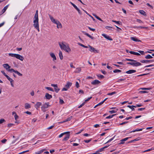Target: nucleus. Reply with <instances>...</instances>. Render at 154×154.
<instances>
[{
	"label": "nucleus",
	"mask_w": 154,
	"mask_h": 154,
	"mask_svg": "<svg viewBox=\"0 0 154 154\" xmlns=\"http://www.w3.org/2000/svg\"><path fill=\"white\" fill-rule=\"evenodd\" d=\"M1 72L6 77V76L8 75H7L4 71H1Z\"/></svg>",
	"instance_id": "nucleus-52"
},
{
	"label": "nucleus",
	"mask_w": 154,
	"mask_h": 154,
	"mask_svg": "<svg viewBox=\"0 0 154 154\" xmlns=\"http://www.w3.org/2000/svg\"><path fill=\"white\" fill-rule=\"evenodd\" d=\"M136 70H130L126 72V73L128 74H130L132 73H135L136 72Z\"/></svg>",
	"instance_id": "nucleus-18"
},
{
	"label": "nucleus",
	"mask_w": 154,
	"mask_h": 154,
	"mask_svg": "<svg viewBox=\"0 0 154 154\" xmlns=\"http://www.w3.org/2000/svg\"><path fill=\"white\" fill-rule=\"evenodd\" d=\"M42 105V103H41L40 102H37L36 103V104L35 105V107L37 109H38V108H39L40 106H41Z\"/></svg>",
	"instance_id": "nucleus-12"
},
{
	"label": "nucleus",
	"mask_w": 154,
	"mask_h": 154,
	"mask_svg": "<svg viewBox=\"0 0 154 154\" xmlns=\"http://www.w3.org/2000/svg\"><path fill=\"white\" fill-rule=\"evenodd\" d=\"M93 15L95 17V18H96L98 20L101 21H103V20L99 17L97 16L95 14H93Z\"/></svg>",
	"instance_id": "nucleus-32"
},
{
	"label": "nucleus",
	"mask_w": 154,
	"mask_h": 154,
	"mask_svg": "<svg viewBox=\"0 0 154 154\" xmlns=\"http://www.w3.org/2000/svg\"><path fill=\"white\" fill-rule=\"evenodd\" d=\"M70 3L71 4V5L73 6V7L78 11L79 13L81 15L82 13L81 11L79 9V8L73 3H72L71 2H70Z\"/></svg>",
	"instance_id": "nucleus-9"
},
{
	"label": "nucleus",
	"mask_w": 154,
	"mask_h": 154,
	"mask_svg": "<svg viewBox=\"0 0 154 154\" xmlns=\"http://www.w3.org/2000/svg\"><path fill=\"white\" fill-rule=\"evenodd\" d=\"M116 115V114H113V115H110V116H108L106 117V119H111V118H112L113 116H115Z\"/></svg>",
	"instance_id": "nucleus-38"
},
{
	"label": "nucleus",
	"mask_w": 154,
	"mask_h": 154,
	"mask_svg": "<svg viewBox=\"0 0 154 154\" xmlns=\"http://www.w3.org/2000/svg\"><path fill=\"white\" fill-rule=\"evenodd\" d=\"M33 26L35 28L39 26L38 21H33Z\"/></svg>",
	"instance_id": "nucleus-23"
},
{
	"label": "nucleus",
	"mask_w": 154,
	"mask_h": 154,
	"mask_svg": "<svg viewBox=\"0 0 154 154\" xmlns=\"http://www.w3.org/2000/svg\"><path fill=\"white\" fill-rule=\"evenodd\" d=\"M91 139H91L88 140H84V141L86 143H88L90 142L91 140Z\"/></svg>",
	"instance_id": "nucleus-47"
},
{
	"label": "nucleus",
	"mask_w": 154,
	"mask_h": 154,
	"mask_svg": "<svg viewBox=\"0 0 154 154\" xmlns=\"http://www.w3.org/2000/svg\"><path fill=\"white\" fill-rule=\"evenodd\" d=\"M112 22L117 23L119 25H121L122 23V22L120 21H117L113 20H112Z\"/></svg>",
	"instance_id": "nucleus-36"
},
{
	"label": "nucleus",
	"mask_w": 154,
	"mask_h": 154,
	"mask_svg": "<svg viewBox=\"0 0 154 154\" xmlns=\"http://www.w3.org/2000/svg\"><path fill=\"white\" fill-rule=\"evenodd\" d=\"M5 121L4 119H1L0 120V124L2 123Z\"/></svg>",
	"instance_id": "nucleus-45"
},
{
	"label": "nucleus",
	"mask_w": 154,
	"mask_h": 154,
	"mask_svg": "<svg viewBox=\"0 0 154 154\" xmlns=\"http://www.w3.org/2000/svg\"><path fill=\"white\" fill-rule=\"evenodd\" d=\"M133 54L137 55V56H140V55L139 53H137V52H134Z\"/></svg>",
	"instance_id": "nucleus-59"
},
{
	"label": "nucleus",
	"mask_w": 154,
	"mask_h": 154,
	"mask_svg": "<svg viewBox=\"0 0 154 154\" xmlns=\"http://www.w3.org/2000/svg\"><path fill=\"white\" fill-rule=\"evenodd\" d=\"M125 61L132 62H127V64L128 65H130L134 66H137L142 65V64L140 63L137 62L136 60H134L126 58L125 60H122V61Z\"/></svg>",
	"instance_id": "nucleus-1"
},
{
	"label": "nucleus",
	"mask_w": 154,
	"mask_h": 154,
	"mask_svg": "<svg viewBox=\"0 0 154 154\" xmlns=\"http://www.w3.org/2000/svg\"><path fill=\"white\" fill-rule=\"evenodd\" d=\"M127 107L130 108L132 109V110H135L134 108V107L135 108V106H130V105H128L127 106Z\"/></svg>",
	"instance_id": "nucleus-31"
},
{
	"label": "nucleus",
	"mask_w": 154,
	"mask_h": 154,
	"mask_svg": "<svg viewBox=\"0 0 154 154\" xmlns=\"http://www.w3.org/2000/svg\"><path fill=\"white\" fill-rule=\"evenodd\" d=\"M92 98V97H89L87 99L85 100V102H86L88 101L89 100H90L91 98Z\"/></svg>",
	"instance_id": "nucleus-57"
},
{
	"label": "nucleus",
	"mask_w": 154,
	"mask_h": 154,
	"mask_svg": "<svg viewBox=\"0 0 154 154\" xmlns=\"http://www.w3.org/2000/svg\"><path fill=\"white\" fill-rule=\"evenodd\" d=\"M153 149H152V148H151V149H147V150H146L145 151H144L143 152H148V151H151V150H153Z\"/></svg>",
	"instance_id": "nucleus-54"
},
{
	"label": "nucleus",
	"mask_w": 154,
	"mask_h": 154,
	"mask_svg": "<svg viewBox=\"0 0 154 154\" xmlns=\"http://www.w3.org/2000/svg\"><path fill=\"white\" fill-rule=\"evenodd\" d=\"M50 54L51 57L53 58V61H54L56 60V57L54 53L52 52L50 53Z\"/></svg>",
	"instance_id": "nucleus-14"
},
{
	"label": "nucleus",
	"mask_w": 154,
	"mask_h": 154,
	"mask_svg": "<svg viewBox=\"0 0 154 154\" xmlns=\"http://www.w3.org/2000/svg\"><path fill=\"white\" fill-rule=\"evenodd\" d=\"M102 35L106 38L108 40L110 41L112 40V38H110L109 36H107V35L105 34H102Z\"/></svg>",
	"instance_id": "nucleus-15"
},
{
	"label": "nucleus",
	"mask_w": 154,
	"mask_h": 154,
	"mask_svg": "<svg viewBox=\"0 0 154 154\" xmlns=\"http://www.w3.org/2000/svg\"><path fill=\"white\" fill-rule=\"evenodd\" d=\"M51 85L54 87L55 91L56 92L58 93L60 90V89L58 87L57 84H51Z\"/></svg>",
	"instance_id": "nucleus-8"
},
{
	"label": "nucleus",
	"mask_w": 154,
	"mask_h": 154,
	"mask_svg": "<svg viewBox=\"0 0 154 154\" xmlns=\"http://www.w3.org/2000/svg\"><path fill=\"white\" fill-rule=\"evenodd\" d=\"M109 112L110 113L112 114V113L116 112V111L114 110H112L109 111Z\"/></svg>",
	"instance_id": "nucleus-50"
},
{
	"label": "nucleus",
	"mask_w": 154,
	"mask_h": 154,
	"mask_svg": "<svg viewBox=\"0 0 154 154\" xmlns=\"http://www.w3.org/2000/svg\"><path fill=\"white\" fill-rule=\"evenodd\" d=\"M14 125V124L12 123H9L8 125V127L10 128V127H12Z\"/></svg>",
	"instance_id": "nucleus-46"
},
{
	"label": "nucleus",
	"mask_w": 154,
	"mask_h": 154,
	"mask_svg": "<svg viewBox=\"0 0 154 154\" xmlns=\"http://www.w3.org/2000/svg\"><path fill=\"white\" fill-rule=\"evenodd\" d=\"M145 58L146 59H150L153 58L150 55L148 54L147 56L145 57Z\"/></svg>",
	"instance_id": "nucleus-34"
},
{
	"label": "nucleus",
	"mask_w": 154,
	"mask_h": 154,
	"mask_svg": "<svg viewBox=\"0 0 154 154\" xmlns=\"http://www.w3.org/2000/svg\"><path fill=\"white\" fill-rule=\"evenodd\" d=\"M14 117L16 120H17L19 118V116L17 115V114L15 115L14 116Z\"/></svg>",
	"instance_id": "nucleus-48"
},
{
	"label": "nucleus",
	"mask_w": 154,
	"mask_h": 154,
	"mask_svg": "<svg viewBox=\"0 0 154 154\" xmlns=\"http://www.w3.org/2000/svg\"><path fill=\"white\" fill-rule=\"evenodd\" d=\"M8 55L10 56L15 57L16 58L19 59V60L21 61H23L24 60V58L22 56L19 54L12 53H9L8 54Z\"/></svg>",
	"instance_id": "nucleus-4"
},
{
	"label": "nucleus",
	"mask_w": 154,
	"mask_h": 154,
	"mask_svg": "<svg viewBox=\"0 0 154 154\" xmlns=\"http://www.w3.org/2000/svg\"><path fill=\"white\" fill-rule=\"evenodd\" d=\"M60 103L61 104H63L64 103V102L63 100L61 99L60 100Z\"/></svg>",
	"instance_id": "nucleus-53"
},
{
	"label": "nucleus",
	"mask_w": 154,
	"mask_h": 154,
	"mask_svg": "<svg viewBox=\"0 0 154 154\" xmlns=\"http://www.w3.org/2000/svg\"><path fill=\"white\" fill-rule=\"evenodd\" d=\"M49 103H44L41 106V109L44 112L46 111L47 110L46 109L48 108L49 107L51 106L49 105Z\"/></svg>",
	"instance_id": "nucleus-5"
},
{
	"label": "nucleus",
	"mask_w": 154,
	"mask_h": 154,
	"mask_svg": "<svg viewBox=\"0 0 154 154\" xmlns=\"http://www.w3.org/2000/svg\"><path fill=\"white\" fill-rule=\"evenodd\" d=\"M116 94V92L115 91H114V92H111L110 93H108L107 94V95H112L114 94Z\"/></svg>",
	"instance_id": "nucleus-43"
},
{
	"label": "nucleus",
	"mask_w": 154,
	"mask_h": 154,
	"mask_svg": "<svg viewBox=\"0 0 154 154\" xmlns=\"http://www.w3.org/2000/svg\"><path fill=\"white\" fill-rule=\"evenodd\" d=\"M139 12L140 14H142L144 16H146V12L143 10H140L139 11Z\"/></svg>",
	"instance_id": "nucleus-28"
},
{
	"label": "nucleus",
	"mask_w": 154,
	"mask_h": 154,
	"mask_svg": "<svg viewBox=\"0 0 154 154\" xmlns=\"http://www.w3.org/2000/svg\"><path fill=\"white\" fill-rule=\"evenodd\" d=\"M8 71L10 72H15V73H16L18 75L20 76H22L23 75L22 74L20 73L17 70H15L14 69L12 68L11 69L9 70Z\"/></svg>",
	"instance_id": "nucleus-7"
},
{
	"label": "nucleus",
	"mask_w": 154,
	"mask_h": 154,
	"mask_svg": "<svg viewBox=\"0 0 154 154\" xmlns=\"http://www.w3.org/2000/svg\"><path fill=\"white\" fill-rule=\"evenodd\" d=\"M88 47L89 48V51L92 52H94V53H99V51L95 49V48L91 46L90 45H88Z\"/></svg>",
	"instance_id": "nucleus-6"
},
{
	"label": "nucleus",
	"mask_w": 154,
	"mask_h": 154,
	"mask_svg": "<svg viewBox=\"0 0 154 154\" xmlns=\"http://www.w3.org/2000/svg\"><path fill=\"white\" fill-rule=\"evenodd\" d=\"M33 19V21H38V16L35 15Z\"/></svg>",
	"instance_id": "nucleus-30"
},
{
	"label": "nucleus",
	"mask_w": 154,
	"mask_h": 154,
	"mask_svg": "<svg viewBox=\"0 0 154 154\" xmlns=\"http://www.w3.org/2000/svg\"><path fill=\"white\" fill-rule=\"evenodd\" d=\"M6 78L8 79L10 82L12 81H13V80L11 78L8 76H6Z\"/></svg>",
	"instance_id": "nucleus-44"
},
{
	"label": "nucleus",
	"mask_w": 154,
	"mask_h": 154,
	"mask_svg": "<svg viewBox=\"0 0 154 154\" xmlns=\"http://www.w3.org/2000/svg\"><path fill=\"white\" fill-rule=\"evenodd\" d=\"M131 137H129L125 138L124 139H122L121 140V142L119 143L120 144H123L124 143V141L128 140L129 138H131Z\"/></svg>",
	"instance_id": "nucleus-19"
},
{
	"label": "nucleus",
	"mask_w": 154,
	"mask_h": 154,
	"mask_svg": "<svg viewBox=\"0 0 154 154\" xmlns=\"http://www.w3.org/2000/svg\"><path fill=\"white\" fill-rule=\"evenodd\" d=\"M97 75L98 77H100L101 79H103L104 78V76L103 75L100 74H98Z\"/></svg>",
	"instance_id": "nucleus-42"
},
{
	"label": "nucleus",
	"mask_w": 154,
	"mask_h": 154,
	"mask_svg": "<svg viewBox=\"0 0 154 154\" xmlns=\"http://www.w3.org/2000/svg\"><path fill=\"white\" fill-rule=\"evenodd\" d=\"M128 122H123L119 124V125H123L124 124H126L127 123H128Z\"/></svg>",
	"instance_id": "nucleus-58"
},
{
	"label": "nucleus",
	"mask_w": 154,
	"mask_h": 154,
	"mask_svg": "<svg viewBox=\"0 0 154 154\" xmlns=\"http://www.w3.org/2000/svg\"><path fill=\"white\" fill-rule=\"evenodd\" d=\"M8 5L4 7V8L2 11V13L1 14H3L5 11H6V10H7L8 7Z\"/></svg>",
	"instance_id": "nucleus-26"
},
{
	"label": "nucleus",
	"mask_w": 154,
	"mask_h": 154,
	"mask_svg": "<svg viewBox=\"0 0 154 154\" xmlns=\"http://www.w3.org/2000/svg\"><path fill=\"white\" fill-rule=\"evenodd\" d=\"M88 28L90 30L93 31H94L95 30V29H94L90 27H88Z\"/></svg>",
	"instance_id": "nucleus-61"
},
{
	"label": "nucleus",
	"mask_w": 154,
	"mask_h": 154,
	"mask_svg": "<svg viewBox=\"0 0 154 154\" xmlns=\"http://www.w3.org/2000/svg\"><path fill=\"white\" fill-rule=\"evenodd\" d=\"M7 140L5 139L1 140V142L3 143H5L7 141Z\"/></svg>",
	"instance_id": "nucleus-63"
},
{
	"label": "nucleus",
	"mask_w": 154,
	"mask_h": 154,
	"mask_svg": "<svg viewBox=\"0 0 154 154\" xmlns=\"http://www.w3.org/2000/svg\"><path fill=\"white\" fill-rule=\"evenodd\" d=\"M75 86H76V87H77V88H79V83L77 82H76Z\"/></svg>",
	"instance_id": "nucleus-55"
},
{
	"label": "nucleus",
	"mask_w": 154,
	"mask_h": 154,
	"mask_svg": "<svg viewBox=\"0 0 154 154\" xmlns=\"http://www.w3.org/2000/svg\"><path fill=\"white\" fill-rule=\"evenodd\" d=\"M3 66L8 71V70L11 69V66H10L8 64H5L3 65Z\"/></svg>",
	"instance_id": "nucleus-11"
},
{
	"label": "nucleus",
	"mask_w": 154,
	"mask_h": 154,
	"mask_svg": "<svg viewBox=\"0 0 154 154\" xmlns=\"http://www.w3.org/2000/svg\"><path fill=\"white\" fill-rule=\"evenodd\" d=\"M66 136L63 139V141H66L68 140L70 137L69 134H66Z\"/></svg>",
	"instance_id": "nucleus-21"
},
{
	"label": "nucleus",
	"mask_w": 154,
	"mask_h": 154,
	"mask_svg": "<svg viewBox=\"0 0 154 154\" xmlns=\"http://www.w3.org/2000/svg\"><path fill=\"white\" fill-rule=\"evenodd\" d=\"M72 83L69 82H67L66 84L65 85V87L67 88H69L72 85Z\"/></svg>",
	"instance_id": "nucleus-20"
},
{
	"label": "nucleus",
	"mask_w": 154,
	"mask_h": 154,
	"mask_svg": "<svg viewBox=\"0 0 154 154\" xmlns=\"http://www.w3.org/2000/svg\"><path fill=\"white\" fill-rule=\"evenodd\" d=\"M45 97L46 99L48 100H50L52 97V96L51 95L49 94L48 93H46Z\"/></svg>",
	"instance_id": "nucleus-16"
},
{
	"label": "nucleus",
	"mask_w": 154,
	"mask_h": 154,
	"mask_svg": "<svg viewBox=\"0 0 154 154\" xmlns=\"http://www.w3.org/2000/svg\"><path fill=\"white\" fill-rule=\"evenodd\" d=\"M100 82L98 80H95L91 82V83L93 85H96L100 84Z\"/></svg>",
	"instance_id": "nucleus-13"
},
{
	"label": "nucleus",
	"mask_w": 154,
	"mask_h": 154,
	"mask_svg": "<svg viewBox=\"0 0 154 154\" xmlns=\"http://www.w3.org/2000/svg\"><path fill=\"white\" fill-rule=\"evenodd\" d=\"M138 52L140 53L142 55H144V52L143 51H138Z\"/></svg>",
	"instance_id": "nucleus-49"
},
{
	"label": "nucleus",
	"mask_w": 154,
	"mask_h": 154,
	"mask_svg": "<svg viewBox=\"0 0 154 154\" xmlns=\"http://www.w3.org/2000/svg\"><path fill=\"white\" fill-rule=\"evenodd\" d=\"M59 55L60 60H62L63 59V56L62 52L60 51L59 53Z\"/></svg>",
	"instance_id": "nucleus-25"
},
{
	"label": "nucleus",
	"mask_w": 154,
	"mask_h": 154,
	"mask_svg": "<svg viewBox=\"0 0 154 154\" xmlns=\"http://www.w3.org/2000/svg\"><path fill=\"white\" fill-rule=\"evenodd\" d=\"M122 72V71L120 70L116 69L113 70V72L114 73H117V72Z\"/></svg>",
	"instance_id": "nucleus-40"
},
{
	"label": "nucleus",
	"mask_w": 154,
	"mask_h": 154,
	"mask_svg": "<svg viewBox=\"0 0 154 154\" xmlns=\"http://www.w3.org/2000/svg\"><path fill=\"white\" fill-rule=\"evenodd\" d=\"M78 44L79 45L82 47L84 48H88V46H85V45H83L82 44L80 43H78Z\"/></svg>",
	"instance_id": "nucleus-35"
},
{
	"label": "nucleus",
	"mask_w": 154,
	"mask_h": 154,
	"mask_svg": "<svg viewBox=\"0 0 154 154\" xmlns=\"http://www.w3.org/2000/svg\"><path fill=\"white\" fill-rule=\"evenodd\" d=\"M82 32L85 35L87 36L88 37L91 38L92 39H94V37L91 36V35H89L88 33L85 32L84 31H82Z\"/></svg>",
	"instance_id": "nucleus-17"
},
{
	"label": "nucleus",
	"mask_w": 154,
	"mask_h": 154,
	"mask_svg": "<svg viewBox=\"0 0 154 154\" xmlns=\"http://www.w3.org/2000/svg\"><path fill=\"white\" fill-rule=\"evenodd\" d=\"M154 61L153 60H142L140 61V62L143 63H147L149 62H153Z\"/></svg>",
	"instance_id": "nucleus-10"
},
{
	"label": "nucleus",
	"mask_w": 154,
	"mask_h": 154,
	"mask_svg": "<svg viewBox=\"0 0 154 154\" xmlns=\"http://www.w3.org/2000/svg\"><path fill=\"white\" fill-rule=\"evenodd\" d=\"M137 21L140 23H142V21L140 20L139 19H137Z\"/></svg>",
	"instance_id": "nucleus-64"
},
{
	"label": "nucleus",
	"mask_w": 154,
	"mask_h": 154,
	"mask_svg": "<svg viewBox=\"0 0 154 154\" xmlns=\"http://www.w3.org/2000/svg\"><path fill=\"white\" fill-rule=\"evenodd\" d=\"M45 88L48 90H49V91H53V92L54 91V90L52 88L49 87H46Z\"/></svg>",
	"instance_id": "nucleus-37"
},
{
	"label": "nucleus",
	"mask_w": 154,
	"mask_h": 154,
	"mask_svg": "<svg viewBox=\"0 0 154 154\" xmlns=\"http://www.w3.org/2000/svg\"><path fill=\"white\" fill-rule=\"evenodd\" d=\"M85 102H83L82 104H81L78 107V108H81L83 106H84L85 105Z\"/></svg>",
	"instance_id": "nucleus-51"
},
{
	"label": "nucleus",
	"mask_w": 154,
	"mask_h": 154,
	"mask_svg": "<svg viewBox=\"0 0 154 154\" xmlns=\"http://www.w3.org/2000/svg\"><path fill=\"white\" fill-rule=\"evenodd\" d=\"M145 109V108H140L138 109V111H142Z\"/></svg>",
	"instance_id": "nucleus-60"
},
{
	"label": "nucleus",
	"mask_w": 154,
	"mask_h": 154,
	"mask_svg": "<svg viewBox=\"0 0 154 154\" xmlns=\"http://www.w3.org/2000/svg\"><path fill=\"white\" fill-rule=\"evenodd\" d=\"M31 106L28 103H26L25 104V108L26 109H28L30 108Z\"/></svg>",
	"instance_id": "nucleus-27"
},
{
	"label": "nucleus",
	"mask_w": 154,
	"mask_h": 154,
	"mask_svg": "<svg viewBox=\"0 0 154 154\" xmlns=\"http://www.w3.org/2000/svg\"><path fill=\"white\" fill-rule=\"evenodd\" d=\"M59 44L61 49L64 50L66 52H69L71 51V49L69 46H66L63 43H61L60 42H59Z\"/></svg>",
	"instance_id": "nucleus-3"
},
{
	"label": "nucleus",
	"mask_w": 154,
	"mask_h": 154,
	"mask_svg": "<svg viewBox=\"0 0 154 154\" xmlns=\"http://www.w3.org/2000/svg\"><path fill=\"white\" fill-rule=\"evenodd\" d=\"M29 151V150H27L25 151H23L22 152L19 153V154H22Z\"/></svg>",
	"instance_id": "nucleus-56"
},
{
	"label": "nucleus",
	"mask_w": 154,
	"mask_h": 154,
	"mask_svg": "<svg viewBox=\"0 0 154 154\" xmlns=\"http://www.w3.org/2000/svg\"><path fill=\"white\" fill-rule=\"evenodd\" d=\"M143 128H141V129H136L132 131H131V132H135V131H142V130H143Z\"/></svg>",
	"instance_id": "nucleus-39"
},
{
	"label": "nucleus",
	"mask_w": 154,
	"mask_h": 154,
	"mask_svg": "<svg viewBox=\"0 0 154 154\" xmlns=\"http://www.w3.org/2000/svg\"><path fill=\"white\" fill-rule=\"evenodd\" d=\"M130 38L131 40H132L134 41H135V42H140L141 41V40L137 39V38H136V37H131Z\"/></svg>",
	"instance_id": "nucleus-22"
},
{
	"label": "nucleus",
	"mask_w": 154,
	"mask_h": 154,
	"mask_svg": "<svg viewBox=\"0 0 154 154\" xmlns=\"http://www.w3.org/2000/svg\"><path fill=\"white\" fill-rule=\"evenodd\" d=\"M146 5L149 6V7L150 8H151L152 9H153V7H152V6L150 5H149V4L148 3H147L146 4Z\"/></svg>",
	"instance_id": "nucleus-62"
},
{
	"label": "nucleus",
	"mask_w": 154,
	"mask_h": 154,
	"mask_svg": "<svg viewBox=\"0 0 154 154\" xmlns=\"http://www.w3.org/2000/svg\"><path fill=\"white\" fill-rule=\"evenodd\" d=\"M70 132L67 131V132H66L64 133H62L60 134L59 136V137L60 138L61 137L64 135L65 134H70Z\"/></svg>",
	"instance_id": "nucleus-29"
},
{
	"label": "nucleus",
	"mask_w": 154,
	"mask_h": 154,
	"mask_svg": "<svg viewBox=\"0 0 154 154\" xmlns=\"http://www.w3.org/2000/svg\"><path fill=\"white\" fill-rule=\"evenodd\" d=\"M49 17L51 22L57 25L58 29L61 28L62 27L61 23L57 20H55L51 15H49Z\"/></svg>",
	"instance_id": "nucleus-2"
},
{
	"label": "nucleus",
	"mask_w": 154,
	"mask_h": 154,
	"mask_svg": "<svg viewBox=\"0 0 154 154\" xmlns=\"http://www.w3.org/2000/svg\"><path fill=\"white\" fill-rule=\"evenodd\" d=\"M44 149H42L36 153V154H41L44 151Z\"/></svg>",
	"instance_id": "nucleus-41"
},
{
	"label": "nucleus",
	"mask_w": 154,
	"mask_h": 154,
	"mask_svg": "<svg viewBox=\"0 0 154 154\" xmlns=\"http://www.w3.org/2000/svg\"><path fill=\"white\" fill-rule=\"evenodd\" d=\"M76 69L77 70V71H75V73H79L81 71V68L80 67H78Z\"/></svg>",
	"instance_id": "nucleus-33"
},
{
	"label": "nucleus",
	"mask_w": 154,
	"mask_h": 154,
	"mask_svg": "<svg viewBox=\"0 0 154 154\" xmlns=\"http://www.w3.org/2000/svg\"><path fill=\"white\" fill-rule=\"evenodd\" d=\"M109 146H106L104 147L101 148L100 149H99L98 151H97V152H101L102 151H103L104 149L106 148H107Z\"/></svg>",
	"instance_id": "nucleus-24"
}]
</instances>
